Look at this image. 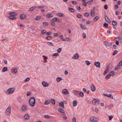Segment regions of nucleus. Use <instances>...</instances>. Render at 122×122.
<instances>
[{
	"mask_svg": "<svg viewBox=\"0 0 122 122\" xmlns=\"http://www.w3.org/2000/svg\"><path fill=\"white\" fill-rule=\"evenodd\" d=\"M30 117V116L27 114H25L24 117V118L25 119V120H27L29 119V117Z\"/></svg>",
	"mask_w": 122,
	"mask_h": 122,
	"instance_id": "nucleus-16",
	"label": "nucleus"
},
{
	"mask_svg": "<svg viewBox=\"0 0 122 122\" xmlns=\"http://www.w3.org/2000/svg\"><path fill=\"white\" fill-rule=\"evenodd\" d=\"M61 79V78L60 77H58L57 78L56 80L57 82H59Z\"/></svg>",
	"mask_w": 122,
	"mask_h": 122,
	"instance_id": "nucleus-38",
	"label": "nucleus"
},
{
	"mask_svg": "<svg viewBox=\"0 0 122 122\" xmlns=\"http://www.w3.org/2000/svg\"><path fill=\"white\" fill-rule=\"evenodd\" d=\"M53 35L54 36H57L58 35V34L56 33H54L53 34Z\"/></svg>",
	"mask_w": 122,
	"mask_h": 122,
	"instance_id": "nucleus-63",
	"label": "nucleus"
},
{
	"mask_svg": "<svg viewBox=\"0 0 122 122\" xmlns=\"http://www.w3.org/2000/svg\"><path fill=\"white\" fill-rule=\"evenodd\" d=\"M41 18L40 16H38L36 17L35 18V19L36 20H38L40 19Z\"/></svg>",
	"mask_w": 122,
	"mask_h": 122,
	"instance_id": "nucleus-48",
	"label": "nucleus"
},
{
	"mask_svg": "<svg viewBox=\"0 0 122 122\" xmlns=\"http://www.w3.org/2000/svg\"><path fill=\"white\" fill-rule=\"evenodd\" d=\"M104 95L105 96H106L108 97H111V98L113 99V97L111 94L108 95V94H104Z\"/></svg>",
	"mask_w": 122,
	"mask_h": 122,
	"instance_id": "nucleus-17",
	"label": "nucleus"
},
{
	"mask_svg": "<svg viewBox=\"0 0 122 122\" xmlns=\"http://www.w3.org/2000/svg\"><path fill=\"white\" fill-rule=\"evenodd\" d=\"M86 63V64L88 66L91 64L90 63L89 61L87 60L85 62Z\"/></svg>",
	"mask_w": 122,
	"mask_h": 122,
	"instance_id": "nucleus-43",
	"label": "nucleus"
},
{
	"mask_svg": "<svg viewBox=\"0 0 122 122\" xmlns=\"http://www.w3.org/2000/svg\"><path fill=\"white\" fill-rule=\"evenodd\" d=\"M117 21L114 20H113L112 22V24L114 26H116L117 25Z\"/></svg>",
	"mask_w": 122,
	"mask_h": 122,
	"instance_id": "nucleus-30",
	"label": "nucleus"
},
{
	"mask_svg": "<svg viewBox=\"0 0 122 122\" xmlns=\"http://www.w3.org/2000/svg\"><path fill=\"white\" fill-rule=\"evenodd\" d=\"M36 7V6H33L29 9V10L30 11H31L34 10Z\"/></svg>",
	"mask_w": 122,
	"mask_h": 122,
	"instance_id": "nucleus-20",
	"label": "nucleus"
},
{
	"mask_svg": "<svg viewBox=\"0 0 122 122\" xmlns=\"http://www.w3.org/2000/svg\"><path fill=\"white\" fill-rule=\"evenodd\" d=\"M8 18L10 19L14 20L15 19L16 17H15L14 16H9L8 17Z\"/></svg>",
	"mask_w": 122,
	"mask_h": 122,
	"instance_id": "nucleus-23",
	"label": "nucleus"
},
{
	"mask_svg": "<svg viewBox=\"0 0 122 122\" xmlns=\"http://www.w3.org/2000/svg\"><path fill=\"white\" fill-rule=\"evenodd\" d=\"M16 13L15 12H10L9 13V15L13 16H15L16 15Z\"/></svg>",
	"mask_w": 122,
	"mask_h": 122,
	"instance_id": "nucleus-24",
	"label": "nucleus"
},
{
	"mask_svg": "<svg viewBox=\"0 0 122 122\" xmlns=\"http://www.w3.org/2000/svg\"><path fill=\"white\" fill-rule=\"evenodd\" d=\"M43 25L44 26L48 25V23L46 22H44L43 23Z\"/></svg>",
	"mask_w": 122,
	"mask_h": 122,
	"instance_id": "nucleus-41",
	"label": "nucleus"
},
{
	"mask_svg": "<svg viewBox=\"0 0 122 122\" xmlns=\"http://www.w3.org/2000/svg\"><path fill=\"white\" fill-rule=\"evenodd\" d=\"M117 52V51L116 50H115L114 51L113 53V55H114L116 54Z\"/></svg>",
	"mask_w": 122,
	"mask_h": 122,
	"instance_id": "nucleus-45",
	"label": "nucleus"
},
{
	"mask_svg": "<svg viewBox=\"0 0 122 122\" xmlns=\"http://www.w3.org/2000/svg\"><path fill=\"white\" fill-rule=\"evenodd\" d=\"M80 26L83 30H85L86 29V26L82 24H81L80 25Z\"/></svg>",
	"mask_w": 122,
	"mask_h": 122,
	"instance_id": "nucleus-19",
	"label": "nucleus"
},
{
	"mask_svg": "<svg viewBox=\"0 0 122 122\" xmlns=\"http://www.w3.org/2000/svg\"><path fill=\"white\" fill-rule=\"evenodd\" d=\"M55 20L54 21H57V22L58 23L59 22H60L59 20L56 18H54L52 19V20Z\"/></svg>",
	"mask_w": 122,
	"mask_h": 122,
	"instance_id": "nucleus-29",
	"label": "nucleus"
},
{
	"mask_svg": "<svg viewBox=\"0 0 122 122\" xmlns=\"http://www.w3.org/2000/svg\"><path fill=\"white\" fill-rule=\"evenodd\" d=\"M68 10L71 12H74L75 11V10L71 8H69Z\"/></svg>",
	"mask_w": 122,
	"mask_h": 122,
	"instance_id": "nucleus-21",
	"label": "nucleus"
},
{
	"mask_svg": "<svg viewBox=\"0 0 122 122\" xmlns=\"http://www.w3.org/2000/svg\"><path fill=\"white\" fill-rule=\"evenodd\" d=\"M94 65L98 67H100V63L99 61L95 62L94 63Z\"/></svg>",
	"mask_w": 122,
	"mask_h": 122,
	"instance_id": "nucleus-7",
	"label": "nucleus"
},
{
	"mask_svg": "<svg viewBox=\"0 0 122 122\" xmlns=\"http://www.w3.org/2000/svg\"><path fill=\"white\" fill-rule=\"evenodd\" d=\"M30 79L29 77H27V78H26L25 79V80L24 81H25V82L27 81H29Z\"/></svg>",
	"mask_w": 122,
	"mask_h": 122,
	"instance_id": "nucleus-54",
	"label": "nucleus"
},
{
	"mask_svg": "<svg viewBox=\"0 0 122 122\" xmlns=\"http://www.w3.org/2000/svg\"><path fill=\"white\" fill-rule=\"evenodd\" d=\"M105 43L106 45L108 46H111L112 45V42H107L105 41Z\"/></svg>",
	"mask_w": 122,
	"mask_h": 122,
	"instance_id": "nucleus-14",
	"label": "nucleus"
},
{
	"mask_svg": "<svg viewBox=\"0 0 122 122\" xmlns=\"http://www.w3.org/2000/svg\"><path fill=\"white\" fill-rule=\"evenodd\" d=\"M84 15L85 16H87L89 15V14L87 12H85L84 14Z\"/></svg>",
	"mask_w": 122,
	"mask_h": 122,
	"instance_id": "nucleus-47",
	"label": "nucleus"
},
{
	"mask_svg": "<svg viewBox=\"0 0 122 122\" xmlns=\"http://www.w3.org/2000/svg\"><path fill=\"white\" fill-rule=\"evenodd\" d=\"M10 110L11 107L10 106H9L7 108L5 111V114L8 115H10L11 112Z\"/></svg>",
	"mask_w": 122,
	"mask_h": 122,
	"instance_id": "nucleus-4",
	"label": "nucleus"
},
{
	"mask_svg": "<svg viewBox=\"0 0 122 122\" xmlns=\"http://www.w3.org/2000/svg\"><path fill=\"white\" fill-rule=\"evenodd\" d=\"M29 102L30 105L31 106H34L35 103V100L34 97H32L30 98L29 99Z\"/></svg>",
	"mask_w": 122,
	"mask_h": 122,
	"instance_id": "nucleus-1",
	"label": "nucleus"
},
{
	"mask_svg": "<svg viewBox=\"0 0 122 122\" xmlns=\"http://www.w3.org/2000/svg\"><path fill=\"white\" fill-rule=\"evenodd\" d=\"M113 117L112 116H109V119L110 120H112V118H113Z\"/></svg>",
	"mask_w": 122,
	"mask_h": 122,
	"instance_id": "nucleus-58",
	"label": "nucleus"
},
{
	"mask_svg": "<svg viewBox=\"0 0 122 122\" xmlns=\"http://www.w3.org/2000/svg\"><path fill=\"white\" fill-rule=\"evenodd\" d=\"M92 101L93 104L96 105H97L100 102V101L99 99H96L95 98H93Z\"/></svg>",
	"mask_w": 122,
	"mask_h": 122,
	"instance_id": "nucleus-3",
	"label": "nucleus"
},
{
	"mask_svg": "<svg viewBox=\"0 0 122 122\" xmlns=\"http://www.w3.org/2000/svg\"><path fill=\"white\" fill-rule=\"evenodd\" d=\"M118 65L119 66H121L122 65V60L119 62V64Z\"/></svg>",
	"mask_w": 122,
	"mask_h": 122,
	"instance_id": "nucleus-61",
	"label": "nucleus"
},
{
	"mask_svg": "<svg viewBox=\"0 0 122 122\" xmlns=\"http://www.w3.org/2000/svg\"><path fill=\"white\" fill-rule=\"evenodd\" d=\"M105 20L109 23H111V21L107 17V15L105 16Z\"/></svg>",
	"mask_w": 122,
	"mask_h": 122,
	"instance_id": "nucleus-10",
	"label": "nucleus"
},
{
	"mask_svg": "<svg viewBox=\"0 0 122 122\" xmlns=\"http://www.w3.org/2000/svg\"><path fill=\"white\" fill-rule=\"evenodd\" d=\"M59 54L57 53H55L53 55V56H58L59 55Z\"/></svg>",
	"mask_w": 122,
	"mask_h": 122,
	"instance_id": "nucleus-51",
	"label": "nucleus"
},
{
	"mask_svg": "<svg viewBox=\"0 0 122 122\" xmlns=\"http://www.w3.org/2000/svg\"><path fill=\"white\" fill-rule=\"evenodd\" d=\"M119 66L118 65H117L116 66L115 68V70H118L120 68L119 67Z\"/></svg>",
	"mask_w": 122,
	"mask_h": 122,
	"instance_id": "nucleus-34",
	"label": "nucleus"
},
{
	"mask_svg": "<svg viewBox=\"0 0 122 122\" xmlns=\"http://www.w3.org/2000/svg\"><path fill=\"white\" fill-rule=\"evenodd\" d=\"M91 16H93L94 15V11L93 10H92L91 12Z\"/></svg>",
	"mask_w": 122,
	"mask_h": 122,
	"instance_id": "nucleus-36",
	"label": "nucleus"
},
{
	"mask_svg": "<svg viewBox=\"0 0 122 122\" xmlns=\"http://www.w3.org/2000/svg\"><path fill=\"white\" fill-rule=\"evenodd\" d=\"M47 16L48 18H51L52 17V15L51 14H48L47 15Z\"/></svg>",
	"mask_w": 122,
	"mask_h": 122,
	"instance_id": "nucleus-33",
	"label": "nucleus"
},
{
	"mask_svg": "<svg viewBox=\"0 0 122 122\" xmlns=\"http://www.w3.org/2000/svg\"><path fill=\"white\" fill-rule=\"evenodd\" d=\"M48 45H50V46H53V44L52 42H49L48 43Z\"/></svg>",
	"mask_w": 122,
	"mask_h": 122,
	"instance_id": "nucleus-59",
	"label": "nucleus"
},
{
	"mask_svg": "<svg viewBox=\"0 0 122 122\" xmlns=\"http://www.w3.org/2000/svg\"><path fill=\"white\" fill-rule=\"evenodd\" d=\"M15 89L14 88H10L8 89L6 91V93L9 94L12 93L14 91Z\"/></svg>",
	"mask_w": 122,
	"mask_h": 122,
	"instance_id": "nucleus-2",
	"label": "nucleus"
},
{
	"mask_svg": "<svg viewBox=\"0 0 122 122\" xmlns=\"http://www.w3.org/2000/svg\"><path fill=\"white\" fill-rule=\"evenodd\" d=\"M73 122H76V118L74 117L73 118L72 120Z\"/></svg>",
	"mask_w": 122,
	"mask_h": 122,
	"instance_id": "nucleus-56",
	"label": "nucleus"
},
{
	"mask_svg": "<svg viewBox=\"0 0 122 122\" xmlns=\"http://www.w3.org/2000/svg\"><path fill=\"white\" fill-rule=\"evenodd\" d=\"M110 72L111 74V76H113L115 74L114 72L113 71H112Z\"/></svg>",
	"mask_w": 122,
	"mask_h": 122,
	"instance_id": "nucleus-44",
	"label": "nucleus"
},
{
	"mask_svg": "<svg viewBox=\"0 0 122 122\" xmlns=\"http://www.w3.org/2000/svg\"><path fill=\"white\" fill-rule=\"evenodd\" d=\"M90 121L92 122H96L98 120V118L95 117H92L90 118Z\"/></svg>",
	"mask_w": 122,
	"mask_h": 122,
	"instance_id": "nucleus-5",
	"label": "nucleus"
},
{
	"mask_svg": "<svg viewBox=\"0 0 122 122\" xmlns=\"http://www.w3.org/2000/svg\"><path fill=\"white\" fill-rule=\"evenodd\" d=\"M82 5L84 6H86L87 5L86 3V2H83L82 3Z\"/></svg>",
	"mask_w": 122,
	"mask_h": 122,
	"instance_id": "nucleus-53",
	"label": "nucleus"
},
{
	"mask_svg": "<svg viewBox=\"0 0 122 122\" xmlns=\"http://www.w3.org/2000/svg\"><path fill=\"white\" fill-rule=\"evenodd\" d=\"M8 70V69L7 67H5L3 68L2 71L3 72H4Z\"/></svg>",
	"mask_w": 122,
	"mask_h": 122,
	"instance_id": "nucleus-25",
	"label": "nucleus"
},
{
	"mask_svg": "<svg viewBox=\"0 0 122 122\" xmlns=\"http://www.w3.org/2000/svg\"><path fill=\"white\" fill-rule=\"evenodd\" d=\"M66 41H71V40L70 38H66Z\"/></svg>",
	"mask_w": 122,
	"mask_h": 122,
	"instance_id": "nucleus-52",
	"label": "nucleus"
},
{
	"mask_svg": "<svg viewBox=\"0 0 122 122\" xmlns=\"http://www.w3.org/2000/svg\"><path fill=\"white\" fill-rule=\"evenodd\" d=\"M109 71V70L107 69H106L104 72V74H107Z\"/></svg>",
	"mask_w": 122,
	"mask_h": 122,
	"instance_id": "nucleus-42",
	"label": "nucleus"
},
{
	"mask_svg": "<svg viewBox=\"0 0 122 122\" xmlns=\"http://www.w3.org/2000/svg\"><path fill=\"white\" fill-rule=\"evenodd\" d=\"M62 50V49L61 48H59L57 50V52L59 53L60 52H61Z\"/></svg>",
	"mask_w": 122,
	"mask_h": 122,
	"instance_id": "nucleus-46",
	"label": "nucleus"
},
{
	"mask_svg": "<svg viewBox=\"0 0 122 122\" xmlns=\"http://www.w3.org/2000/svg\"><path fill=\"white\" fill-rule=\"evenodd\" d=\"M91 90L92 92L95 91V90L96 89L94 86L92 84L91 86Z\"/></svg>",
	"mask_w": 122,
	"mask_h": 122,
	"instance_id": "nucleus-15",
	"label": "nucleus"
},
{
	"mask_svg": "<svg viewBox=\"0 0 122 122\" xmlns=\"http://www.w3.org/2000/svg\"><path fill=\"white\" fill-rule=\"evenodd\" d=\"M73 92L75 95L78 96L79 92L76 90H74L73 91Z\"/></svg>",
	"mask_w": 122,
	"mask_h": 122,
	"instance_id": "nucleus-6",
	"label": "nucleus"
},
{
	"mask_svg": "<svg viewBox=\"0 0 122 122\" xmlns=\"http://www.w3.org/2000/svg\"><path fill=\"white\" fill-rule=\"evenodd\" d=\"M103 26L106 28H107L108 26V24L106 23H105L103 24Z\"/></svg>",
	"mask_w": 122,
	"mask_h": 122,
	"instance_id": "nucleus-39",
	"label": "nucleus"
},
{
	"mask_svg": "<svg viewBox=\"0 0 122 122\" xmlns=\"http://www.w3.org/2000/svg\"><path fill=\"white\" fill-rule=\"evenodd\" d=\"M50 103V101L49 100H46L44 102V104L45 105L48 104Z\"/></svg>",
	"mask_w": 122,
	"mask_h": 122,
	"instance_id": "nucleus-32",
	"label": "nucleus"
},
{
	"mask_svg": "<svg viewBox=\"0 0 122 122\" xmlns=\"http://www.w3.org/2000/svg\"><path fill=\"white\" fill-rule=\"evenodd\" d=\"M62 93L65 95L69 93V92L67 91V89H66L63 90Z\"/></svg>",
	"mask_w": 122,
	"mask_h": 122,
	"instance_id": "nucleus-9",
	"label": "nucleus"
},
{
	"mask_svg": "<svg viewBox=\"0 0 122 122\" xmlns=\"http://www.w3.org/2000/svg\"><path fill=\"white\" fill-rule=\"evenodd\" d=\"M51 103L53 104H55V101L54 99H52L50 100Z\"/></svg>",
	"mask_w": 122,
	"mask_h": 122,
	"instance_id": "nucleus-28",
	"label": "nucleus"
},
{
	"mask_svg": "<svg viewBox=\"0 0 122 122\" xmlns=\"http://www.w3.org/2000/svg\"><path fill=\"white\" fill-rule=\"evenodd\" d=\"M52 38V37L50 36H48L46 37V39L48 40H51Z\"/></svg>",
	"mask_w": 122,
	"mask_h": 122,
	"instance_id": "nucleus-35",
	"label": "nucleus"
},
{
	"mask_svg": "<svg viewBox=\"0 0 122 122\" xmlns=\"http://www.w3.org/2000/svg\"><path fill=\"white\" fill-rule=\"evenodd\" d=\"M73 105L74 106H75L77 105V102L76 101H74L73 102Z\"/></svg>",
	"mask_w": 122,
	"mask_h": 122,
	"instance_id": "nucleus-27",
	"label": "nucleus"
},
{
	"mask_svg": "<svg viewBox=\"0 0 122 122\" xmlns=\"http://www.w3.org/2000/svg\"><path fill=\"white\" fill-rule=\"evenodd\" d=\"M76 17L78 18H80L82 17V15H76Z\"/></svg>",
	"mask_w": 122,
	"mask_h": 122,
	"instance_id": "nucleus-40",
	"label": "nucleus"
},
{
	"mask_svg": "<svg viewBox=\"0 0 122 122\" xmlns=\"http://www.w3.org/2000/svg\"><path fill=\"white\" fill-rule=\"evenodd\" d=\"M82 36L84 38H85L86 37V35L84 33H83L82 34Z\"/></svg>",
	"mask_w": 122,
	"mask_h": 122,
	"instance_id": "nucleus-60",
	"label": "nucleus"
},
{
	"mask_svg": "<svg viewBox=\"0 0 122 122\" xmlns=\"http://www.w3.org/2000/svg\"><path fill=\"white\" fill-rule=\"evenodd\" d=\"M79 95L81 96V97H83L84 95V93L81 92H80V93L79 92Z\"/></svg>",
	"mask_w": 122,
	"mask_h": 122,
	"instance_id": "nucleus-37",
	"label": "nucleus"
},
{
	"mask_svg": "<svg viewBox=\"0 0 122 122\" xmlns=\"http://www.w3.org/2000/svg\"><path fill=\"white\" fill-rule=\"evenodd\" d=\"M20 18L21 19H24L26 17V15L24 14H22L20 15Z\"/></svg>",
	"mask_w": 122,
	"mask_h": 122,
	"instance_id": "nucleus-12",
	"label": "nucleus"
},
{
	"mask_svg": "<svg viewBox=\"0 0 122 122\" xmlns=\"http://www.w3.org/2000/svg\"><path fill=\"white\" fill-rule=\"evenodd\" d=\"M59 105L62 108H64V103L63 102H61L59 104Z\"/></svg>",
	"mask_w": 122,
	"mask_h": 122,
	"instance_id": "nucleus-22",
	"label": "nucleus"
},
{
	"mask_svg": "<svg viewBox=\"0 0 122 122\" xmlns=\"http://www.w3.org/2000/svg\"><path fill=\"white\" fill-rule=\"evenodd\" d=\"M79 57V56L77 53H75L72 58L74 59H77Z\"/></svg>",
	"mask_w": 122,
	"mask_h": 122,
	"instance_id": "nucleus-11",
	"label": "nucleus"
},
{
	"mask_svg": "<svg viewBox=\"0 0 122 122\" xmlns=\"http://www.w3.org/2000/svg\"><path fill=\"white\" fill-rule=\"evenodd\" d=\"M27 109V107L26 105H23L21 107V110L23 111L24 112Z\"/></svg>",
	"mask_w": 122,
	"mask_h": 122,
	"instance_id": "nucleus-8",
	"label": "nucleus"
},
{
	"mask_svg": "<svg viewBox=\"0 0 122 122\" xmlns=\"http://www.w3.org/2000/svg\"><path fill=\"white\" fill-rule=\"evenodd\" d=\"M58 111L59 112H60L61 113H63V112H64V110L61 108H58Z\"/></svg>",
	"mask_w": 122,
	"mask_h": 122,
	"instance_id": "nucleus-26",
	"label": "nucleus"
},
{
	"mask_svg": "<svg viewBox=\"0 0 122 122\" xmlns=\"http://www.w3.org/2000/svg\"><path fill=\"white\" fill-rule=\"evenodd\" d=\"M59 15H58V16L60 17H61L62 16H63L64 15L63 14V13H59L58 14Z\"/></svg>",
	"mask_w": 122,
	"mask_h": 122,
	"instance_id": "nucleus-50",
	"label": "nucleus"
},
{
	"mask_svg": "<svg viewBox=\"0 0 122 122\" xmlns=\"http://www.w3.org/2000/svg\"><path fill=\"white\" fill-rule=\"evenodd\" d=\"M42 84L43 86L44 87H46L48 86V84L47 83L44 81H43L42 82Z\"/></svg>",
	"mask_w": 122,
	"mask_h": 122,
	"instance_id": "nucleus-13",
	"label": "nucleus"
},
{
	"mask_svg": "<svg viewBox=\"0 0 122 122\" xmlns=\"http://www.w3.org/2000/svg\"><path fill=\"white\" fill-rule=\"evenodd\" d=\"M76 8H77V9H78L79 10H80L81 9V8L80 7L78 6H77Z\"/></svg>",
	"mask_w": 122,
	"mask_h": 122,
	"instance_id": "nucleus-64",
	"label": "nucleus"
},
{
	"mask_svg": "<svg viewBox=\"0 0 122 122\" xmlns=\"http://www.w3.org/2000/svg\"><path fill=\"white\" fill-rule=\"evenodd\" d=\"M99 18V17L98 16H96L93 18V20L94 21H96Z\"/></svg>",
	"mask_w": 122,
	"mask_h": 122,
	"instance_id": "nucleus-31",
	"label": "nucleus"
},
{
	"mask_svg": "<svg viewBox=\"0 0 122 122\" xmlns=\"http://www.w3.org/2000/svg\"><path fill=\"white\" fill-rule=\"evenodd\" d=\"M108 8V6L107 4L105 5L104 6V8L105 9H107Z\"/></svg>",
	"mask_w": 122,
	"mask_h": 122,
	"instance_id": "nucleus-57",
	"label": "nucleus"
},
{
	"mask_svg": "<svg viewBox=\"0 0 122 122\" xmlns=\"http://www.w3.org/2000/svg\"><path fill=\"white\" fill-rule=\"evenodd\" d=\"M51 117L50 116L48 115H45L44 116V117L46 118H50Z\"/></svg>",
	"mask_w": 122,
	"mask_h": 122,
	"instance_id": "nucleus-55",
	"label": "nucleus"
},
{
	"mask_svg": "<svg viewBox=\"0 0 122 122\" xmlns=\"http://www.w3.org/2000/svg\"><path fill=\"white\" fill-rule=\"evenodd\" d=\"M46 32V30H42L41 31V32L42 34L45 33Z\"/></svg>",
	"mask_w": 122,
	"mask_h": 122,
	"instance_id": "nucleus-49",
	"label": "nucleus"
},
{
	"mask_svg": "<svg viewBox=\"0 0 122 122\" xmlns=\"http://www.w3.org/2000/svg\"><path fill=\"white\" fill-rule=\"evenodd\" d=\"M13 72L14 73H16L17 72V69H14V70Z\"/></svg>",
	"mask_w": 122,
	"mask_h": 122,
	"instance_id": "nucleus-62",
	"label": "nucleus"
},
{
	"mask_svg": "<svg viewBox=\"0 0 122 122\" xmlns=\"http://www.w3.org/2000/svg\"><path fill=\"white\" fill-rule=\"evenodd\" d=\"M111 76V74L110 72H109L108 74L106 76L105 78V79L107 80H108L110 77Z\"/></svg>",
	"mask_w": 122,
	"mask_h": 122,
	"instance_id": "nucleus-18",
	"label": "nucleus"
}]
</instances>
